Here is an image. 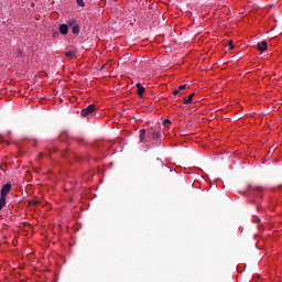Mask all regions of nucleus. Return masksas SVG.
Instances as JSON below:
<instances>
[{
  "label": "nucleus",
  "instance_id": "obj_1",
  "mask_svg": "<svg viewBox=\"0 0 282 282\" xmlns=\"http://www.w3.org/2000/svg\"><path fill=\"white\" fill-rule=\"evenodd\" d=\"M160 138V131L158 130H150L147 133V129H141L139 131V142L144 143L149 142V140H158Z\"/></svg>",
  "mask_w": 282,
  "mask_h": 282
},
{
  "label": "nucleus",
  "instance_id": "obj_2",
  "mask_svg": "<svg viewBox=\"0 0 282 282\" xmlns=\"http://www.w3.org/2000/svg\"><path fill=\"white\" fill-rule=\"evenodd\" d=\"M10 191H12V184L10 183H6L0 191V197H3L4 199H7L8 194L10 193Z\"/></svg>",
  "mask_w": 282,
  "mask_h": 282
},
{
  "label": "nucleus",
  "instance_id": "obj_3",
  "mask_svg": "<svg viewBox=\"0 0 282 282\" xmlns=\"http://www.w3.org/2000/svg\"><path fill=\"white\" fill-rule=\"evenodd\" d=\"M95 111H96V105L90 104L87 108H84L82 110V117L87 118V116H89V113H94Z\"/></svg>",
  "mask_w": 282,
  "mask_h": 282
},
{
  "label": "nucleus",
  "instance_id": "obj_4",
  "mask_svg": "<svg viewBox=\"0 0 282 282\" xmlns=\"http://www.w3.org/2000/svg\"><path fill=\"white\" fill-rule=\"evenodd\" d=\"M135 87H137V89H138V96H139V98H142V96H144V91H145L143 85L140 84V83H138V84L135 85Z\"/></svg>",
  "mask_w": 282,
  "mask_h": 282
},
{
  "label": "nucleus",
  "instance_id": "obj_5",
  "mask_svg": "<svg viewBox=\"0 0 282 282\" xmlns=\"http://www.w3.org/2000/svg\"><path fill=\"white\" fill-rule=\"evenodd\" d=\"M258 50L259 52H265V50H268V42L263 41L261 43H258Z\"/></svg>",
  "mask_w": 282,
  "mask_h": 282
},
{
  "label": "nucleus",
  "instance_id": "obj_6",
  "mask_svg": "<svg viewBox=\"0 0 282 282\" xmlns=\"http://www.w3.org/2000/svg\"><path fill=\"white\" fill-rule=\"evenodd\" d=\"M59 32L61 34H67V32H69V26H67V24H61L59 25Z\"/></svg>",
  "mask_w": 282,
  "mask_h": 282
},
{
  "label": "nucleus",
  "instance_id": "obj_7",
  "mask_svg": "<svg viewBox=\"0 0 282 282\" xmlns=\"http://www.w3.org/2000/svg\"><path fill=\"white\" fill-rule=\"evenodd\" d=\"M195 94H191L187 98H185L183 100L184 105H191V102H193V98H194Z\"/></svg>",
  "mask_w": 282,
  "mask_h": 282
},
{
  "label": "nucleus",
  "instance_id": "obj_8",
  "mask_svg": "<svg viewBox=\"0 0 282 282\" xmlns=\"http://www.w3.org/2000/svg\"><path fill=\"white\" fill-rule=\"evenodd\" d=\"M7 198H3L2 196H0V210H3V208H6V202Z\"/></svg>",
  "mask_w": 282,
  "mask_h": 282
},
{
  "label": "nucleus",
  "instance_id": "obj_9",
  "mask_svg": "<svg viewBox=\"0 0 282 282\" xmlns=\"http://www.w3.org/2000/svg\"><path fill=\"white\" fill-rule=\"evenodd\" d=\"M66 58H74L76 56V53L74 51H68L65 53Z\"/></svg>",
  "mask_w": 282,
  "mask_h": 282
},
{
  "label": "nucleus",
  "instance_id": "obj_10",
  "mask_svg": "<svg viewBox=\"0 0 282 282\" xmlns=\"http://www.w3.org/2000/svg\"><path fill=\"white\" fill-rule=\"evenodd\" d=\"M72 32L73 34H78V32H80V26L78 25L73 26Z\"/></svg>",
  "mask_w": 282,
  "mask_h": 282
},
{
  "label": "nucleus",
  "instance_id": "obj_11",
  "mask_svg": "<svg viewBox=\"0 0 282 282\" xmlns=\"http://www.w3.org/2000/svg\"><path fill=\"white\" fill-rule=\"evenodd\" d=\"M77 4L80 6V8H85V1L84 0H76Z\"/></svg>",
  "mask_w": 282,
  "mask_h": 282
},
{
  "label": "nucleus",
  "instance_id": "obj_12",
  "mask_svg": "<svg viewBox=\"0 0 282 282\" xmlns=\"http://www.w3.org/2000/svg\"><path fill=\"white\" fill-rule=\"evenodd\" d=\"M228 45H229V50H235V45L232 44V40H230L228 42Z\"/></svg>",
  "mask_w": 282,
  "mask_h": 282
},
{
  "label": "nucleus",
  "instance_id": "obj_13",
  "mask_svg": "<svg viewBox=\"0 0 282 282\" xmlns=\"http://www.w3.org/2000/svg\"><path fill=\"white\" fill-rule=\"evenodd\" d=\"M178 90H181V94H182V91L186 90V85L178 86Z\"/></svg>",
  "mask_w": 282,
  "mask_h": 282
},
{
  "label": "nucleus",
  "instance_id": "obj_14",
  "mask_svg": "<svg viewBox=\"0 0 282 282\" xmlns=\"http://www.w3.org/2000/svg\"><path fill=\"white\" fill-rule=\"evenodd\" d=\"M181 94H182V93H181V90H178V89L173 91V96H180Z\"/></svg>",
  "mask_w": 282,
  "mask_h": 282
},
{
  "label": "nucleus",
  "instance_id": "obj_15",
  "mask_svg": "<svg viewBox=\"0 0 282 282\" xmlns=\"http://www.w3.org/2000/svg\"><path fill=\"white\" fill-rule=\"evenodd\" d=\"M163 124H164V127H166V124H171V120L165 119Z\"/></svg>",
  "mask_w": 282,
  "mask_h": 282
},
{
  "label": "nucleus",
  "instance_id": "obj_16",
  "mask_svg": "<svg viewBox=\"0 0 282 282\" xmlns=\"http://www.w3.org/2000/svg\"><path fill=\"white\" fill-rule=\"evenodd\" d=\"M68 24H69V25H73V24H74V20H69V21H68Z\"/></svg>",
  "mask_w": 282,
  "mask_h": 282
}]
</instances>
